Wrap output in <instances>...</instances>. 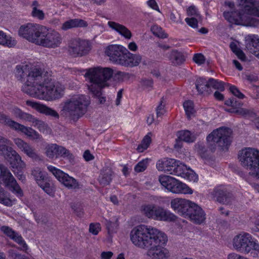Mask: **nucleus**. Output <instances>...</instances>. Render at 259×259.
<instances>
[{"label":"nucleus","mask_w":259,"mask_h":259,"mask_svg":"<svg viewBox=\"0 0 259 259\" xmlns=\"http://www.w3.org/2000/svg\"><path fill=\"white\" fill-rule=\"evenodd\" d=\"M28 69L27 65H17L15 71V75L17 79L22 80L26 75Z\"/></svg>","instance_id":"a18cd8bd"},{"label":"nucleus","mask_w":259,"mask_h":259,"mask_svg":"<svg viewBox=\"0 0 259 259\" xmlns=\"http://www.w3.org/2000/svg\"><path fill=\"white\" fill-rule=\"evenodd\" d=\"M229 90L232 94L239 99H243L244 97V95L234 85H230Z\"/></svg>","instance_id":"680f3d73"},{"label":"nucleus","mask_w":259,"mask_h":259,"mask_svg":"<svg viewBox=\"0 0 259 259\" xmlns=\"http://www.w3.org/2000/svg\"><path fill=\"white\" fill-rule=\"evenodd\" d=\"M15 201V199L10 198V194L5 191L3 188H0V203L7 206L13 205Z\"/></svg>","instance_id":"4c0bfd02"},{"label":"nucleus","mask_w":259,"mask_h":259,"mask_svg":"<svg viewBox=\"0 0 259 259\" xmlns=\"http://www.w3.org/2000/svg\"><path fill=\"white\" fill-rule=\"evenodd\" d=\"M183 107L187 117L191 119L195 116V110L194 108L193 102L191 101L188 100L184 102Z\"/></svg>","instance_id":"79ce46f5"},{"label":"nucleus","mask_w":259,"mask_h":259,"mask_svg":"<svg viewBox=\"0 0 259 259\" xmlns=\"http://www.w3.org/2000/svg\"><path fill=\"white\" fill-rule=\"evenodd\" d=\"M111 180V175L110 171L105 173H102L99 177V182L103 185H106L109 184Z\"/></svg>","instance_id":"603ef678"},{"label":"nucleus","mask_w":259,"mask_h":259,"mask_svg":"<svg viewBox=\"0 0 259 259\" xmlns=\"http://www.w3.org/2000/svg\"><path fill=\"white\" fill-rule=\"evenodd\" d=\"M1 230L5 235L16 242L20 246L21 250L28 253V245L20 235L8 226H2Z\"/></svg>","instance_id":"a211bd4d"},{"label":"nucleus","mask_w":259,"mask_h":259,"mask_svg":"<svg viewBox=\"0 0 259 259\" xmlns=\"http://www.w3.org/2000/svg\"><path fill=\"white\" fill-rule=\"evenodd\" d=\"M0 185H3L18 197H22L23 191L8 168L0 164Z\"/></svg>","instance_id":"f8f14e48"},{"label":"nucleus","mask_w":259,"mask_h":259,"mask_svg":"<svg viewBox=\"0 0 259 259\" xmlns=\"http://www.w3.org/2000/svg\"><path fill=\"white\" fill-rule=\"evenodd\" d=\"M141 60L142 57L141 55L133 54L127 50L120 65L133 67L139 65Z\"/></svg>","instance_id":"393cba45"},{"label":"nucleus","mask_w":259,"mask_h":259,"mask_svg":"<svg viewBox=\"0 0 259 259\" xmlns=\"http://www.w3.org/2000/svg\"><path fill=\"white\" fill-rule=\"evenodd\" d=\"M92 49L90 41L85 40L75 39L69 46V51L76 56H82L88 54Z\"/></svg>","instance_id":"dca6fc26"},{"label":"nucleus","mask_w":259,"mask_h":259,"mask_svg":"<svg viewBox=\"0 0 259 259\" xmlns=\"http://www.w3.org/2000/svg\"><path fill=\"white\" fill-rule=\"evenodd\" d=\"M201 19L200 18L197 17H190L186 18L185 20L187 24L190 27L196 28L198 27V21Z\"/></svg>","instance_id":"4d7b16f0"},{"label":"nucleus","mask_w":259,"mask_h":259,"mask_svg":"<svg viewBox=\"0 0 259 259\" xmlns=\"http://www.w3.org/2000/svg\"><path fill=\"white\" fill-rule=\"evenodd\" d=\"M12 113L16 117L19 118L26 121H29L32 115L23 112L20 109L14 107L11 109Z\"/></svg>","instance_id":"a19ab883"},{"label":"nucleus","mask_w":259,"mask_h":259,"mask_svg":"<svg viewBox=\"0 0 259 259\" xmlns=\"http://www.w3.org/2000/svg\"><path fill=\"white\" fill-rule=\"evenodd\" d=\"M31 7V15L32 17L39 20H42L45 19V13L40 9V4L37 1H33Z\"/></svg>","instance_id":"473e14b6"},{"label":"nucleus","mask_w":259,"mask_h":259,"mask_svg":"<svg viewBox=\"0 0 259 259\" xmlns=\"http://www.w3.org/2000/svg\"><path fill=\"white\" fill-rule=\"evenodd\" d=\"M211 194L216 198L218 201L221 203L227 202L228 198L230 196V194L228 192L227 188L224 186L216 187Z\"/></svg>","instance_id":"c85d7f7f"},{"label":"nucleus","mask_w":259,"mask_h":259,"mask_svg":"<svg viewBox=\"0 0 259 259\" xmlns=\"http://www.w3.org/2000/svg\"><path fill=\"white\" fill-rule=\"evenodd\" d=\"M182 178L193 182H196L198 180L197 175L189 167L187 168V170H186L183 174Z\"/></svg>","instance_id":"c03bdc74"},{"label":"nucleus","mask_w":259,"mask_h":259,"mask_svg":"<svg viewBox=\"0 0 259 259\" xmlns=\"http://www.w3.org/2000/svg\"><path fill=\"white\" fill-rule=\"evenodd\" d=\"M27 105L36 109L40 113L50 115L54 117L58 118L59 114L53 109L47 107V106L40 104L38 102L28 101L26 102Z\"/></svg>","instance_id":"a878e982"},{"label":"nucleus","mask_w":259,"mask_h":259,"mask_svg":"<svg viewBox=\"0 0 259 259\" xmlns=\"http://www.w3.org/2000/svg\"><path fill=\"white\" fill-rule=\"evenodd\" d=\"M108 25L125 39H130L132 38L131 31L125 26L114 21H108Z\"/></svg>","instance_id":"bb28decb"},{"label":"nucleus","mask_w":259,"mask_h":259,"mask_svg":"<svg viewBox=\"0 0 259 259\" xmlns=\"http://www.w3.org/2000/svg\"><path fill=\"white\" fill-rule=\"evenodd\" d=\"M11 124L13 129L21 132L32 140H37L42 139L41 136L30 127L26 126L17 122H11Z\"/></svg>","instance_id":"4be33fe9"},{"label":"nucleus","mask_w":259,"mask_h":259,"mask_svg":"<svg viewBox=\"0 0 259 259\" xmlns=\"http://www.w3.org/2000/svg\"><path fill=\"white\" fill-rule=\"evenodd\" d=\"M17 44L16 39L10 35L0 30V45L9 48L14 47Z\"/></svg>","instance_id":"2f4dec72"},{"label":"nucleus","mask_w":259,"mask_h":259,"mask_svg":"<svg viewBox=\"0 0 259 259\" xmlns=\"http://www.w3.org/2000/svg\"><path fill=\"white\" fill-rule=\"evenodd\" d=\"M209 89L212 88L214 89L223 91L225 89L224 82L219 80L214 79L213 78L209 79Z\"/></svg>","instance_id":"de8ad7c7"},{"label":"nucleus","mask_w":259,"mask_h":259,"mask_svg":"<svg viewBox=\"0 0 259 259\" xmlns=\"http://www.w3.org/2000/svg\"><path fill=\"white\" fill-rule=\"evenodd\" d=\"M177 136L180 140L188 143L193 142L196 138V134L188 130L179 131Z\"/></svg>","instance_id":"f704fd0d"},{"label":"nucleus","mask_w":259,"mask_h":259,"mask_svg":"<svg viewBox=\"0 0 259 259\" xmlns=\"http://www.w3.org/2000/svg\"><path fill=\"white\" fill-rule=\"evenodd\" d=\"M187 14L188 16L191 17H201L198 9L194 6H191L187 8Z\"/></svg>","instance_id":"5fc2aeb1"},{"label":"nucleus","mask_w":259,"mask_h":259,"mask_svg":"<svg viewBox=\"0 0 259 259\" xmlns=\"http://www.w3.org/2000/svg\"><path fill=\"white\" fill-rule=\"evenodd\" d=\"M225 104L228 106L231 107L230 109L227 110L228 112L236 113L238 115L245 117H252L254 114L244 108H241L242 104L239 101H238L234 98H230L225 101Z\"/></svg>","instance_id":"6ab92c4d"},{"label":"nucleus","mask_w":259,"mask_h":259,"mask_svg":"<svg viewBox=\"0 0 259 259\" xmlns=\"http://www.w3.org/2000/svg\"><path fill=\"white\" fill-rule=\"evenodd\" d=\"M152 33L156 36L161 38H166L167 35L164 32L162 29L158 25H155L151 27Z\"/></svg>","instance_id":"3c124183"},{"label":"nucleus","mask_w":259,"mask_h":259,"mask_svg":"<svg viewBox=\"0 0 259 259\" xmlns=\"http://www.w3.org/2000/svg\"><path fill=\"white\" fill-rule=\"evenodd\" d=\"M231 130L227 127H220L214 130L206 138L207 145L211 151L217 148L224 149L230 143Z\"/></svg>","instance_id":"6e6552de"},{"label":"nucleus","mask_w":259,"mask_h":259,"mask_svg":"<svg viewBox=\"0 0 259 259\" xmlns=\"http://www.w3.org/2000/svg\"><path fill=\"white\" fill-rule=\"evenodd\" d=\"M14 142L17 147L27 156L33 159H37L39 156L35 150L27 143L20 138L14 139Z\"/></svg>","instance_id":"b1692460"},{"label":"nucleus","mask_w":259,"mask_h":259,"mask_svg":"<svg viewBox=\"0 0 259 259\" xmlns=\"http://www.w3.org/2000/svg\"><path fill=\"white\" fill-rule=\"evenodd\" d=\"M230 47L234 53L237 55L238 58L242 61H244L245 56L243 52L241 50H234L233 45H230Z\"/></svg>","instance_id":"338daca9"},{"label":"nucleus","mask_w":259,"mask_h":259,"mask_svg":"<svg viewBox=\"0 0 259 259\" xmlns=\"http://www.w3.org/2000/svg\"><path fill=\"white\" fill-rule=\"evenodd\" d=\"M127 50L122 45H111L106 48L105 53L111 61L120 65Z\"/></svg>","instance_id":"2eb2a0df"},{"label":"nucleus","mask_w":259,"mask_h":259,"mask_svg":"<svg viewBox=\"0 0 259 259\" xmlns=\"http://www.w3.org/2000/svg\"><path fill=\"white\" fill-rule=\"evenodd\" d=\"M195 85L197 91L200 94H204L205 92L209 93V80L206 81L205 79L200 77L196 80Z\"/></svg>","instance_id":"e433bc0d"},{"label":"nucleus","mask_w":259,"mask_h":259,"mask_svg":"<svg viewBox=\"0 0 259 259\" xmlns=\"http://www.w3.org/2000/svg\"><path fill=\"white\" fill-rule=\"evenodd\" d=\"M141 211L146 217L155 220L172 222L177 219L170 211L159 206L156 207L154 204H144L141 207Z\"/></svg>","instance_id":"9d476101"},{"label":"nucleus","mask_w":259,"mask_h":259,"mask_svg":"<svg viewBox=\"0 0 259 259\" xmlns=\"http://www.w3.org/2000/svg\"><path fill=\"white\" fill-rule=\"evenodd\" d=\"M170 59L174 63L177 64L181 63L184 61L183 55L181 53L177 51H173L171 52Z\"/></svg>","instance_id":"8fccbe9b"},{"label":"nucleus","mask_w":259,"mask_h":259,"mask_svg":"<svg viewBox=\"0 0 259 259\" xmlns=\"http://www.w3.org/2000/svg\"><path fill=\"white\" fill-rule=\"evenodd\" d=\"M164 107L165 105L163 103V101L161 100L158 106L156 108V114L157 117L161 116L165 113Z\"/></svg>","instance_id":"0e129e2a"},{"label":"nucleus","mask_w":259,"mask_h":259,"mask_svg":"<svg viewBox=\"0 0 259 259\" xmlns=\"http://www.w3.org/2000/svg\"><path fill=\"white\" fill-rule=\"evenodd\" d=\"M11 122H15L8 118L6 115L0 113V122L4 123L12 128Z\"/></svg>","instance_id":"e2e57ef3"},{"label":"nucleus","mask_w":259,"mask_h":259,"mask_svg":"<svg viewBox=\"0 0 259 259\" xmlns=\"http://www.w3.org/2000/svg\"><path fill=\"white\" fill-rule=\"evenodd\" d=\"M187 167L185 164L182 163L180 161L176 160V164L174 167V169H172L171 172H170V174L182 178Z\"/></svg>","instance_id":"58836bf2"},{"label":"nucleus","mask_w":259,"mask_h":259,"mask_svg":"<svg viewBox=\"0 0 259 259\" xmlns=\"http://www.w3.org/2000/svg\"><path fill=\"white\" fill-rule=\"evenodd\" d=\"M234 249L244 254H250L253 258L259 257V243L249 233L241 232L233 237L232 241Z\"/></svg>","instance_id":"423d86ee"},{"label":"nucleus","mask_w":259,"mask_h":259,"mask_svg":"<svg viewBox=\"0 0 259 259\" xmlns=\"http://www.w3.org/2000/svg\"><path fill=\"white\" fill-rule=\"evenodd\" d=\"M239 159L241 164L249 171V174L259 179V150L245 148L240 151Z\"/></svg>","instance_id":"0eeeda50"},{"label":"nucleus","mask_w":259,"mask_h":259,"mask_svg":"<svg viewBox=\"0 0 259 259\" xmlns=\"http://www.w3.org/2000/svg\"><path fill=\"white\" fill-rule=\"evenodd\" d=\"M65 88L59 82L55 83L47 72L32 68L22 87V91L29 96L41 100L52 101L61 98Z\"/></svg>","instance_id":"f03ea898"},{"label":"nucleus","mask_w":259,"mask_h":259,"mask_svg":"<svg viewBox=\"0 0 259 259\" xmlns=\"http://www.w3.org/2000/svg\"><path fill=\"white\" fill-rule=\"evenodd\" d=\"M139 88L142 90L149 92L153 89V81L151 78H144L139 81Z\"/></svg>","instance_id":"37998d69"},{"label":"nucleus","mask_w":259,"mask_h":259,"mask_svg":"<svg viewBox=\"0 0 259 259\" xmlns=\"http://www.w3.org/2000/svg\"><path fill=\"white\" fill-rule=\"evenodd\" d=\"M10 145L11 142L9 140L0 136V154L5 157L13 169L24 168L26 166L25 163L20 155L9 146Z\"/></svg>","instance_id":"1a4fd4ad"},{"label":"nucleus","mask_w":259,"mask_h":259,"mask_svg":"<svg viewBox=\"0 0 259 259\" xmlns=\"http://www.w3.org/2000/svg\"><path fill=\"white\" fill-rule=\"evenodd\" d=\"M88 26V23L82 19H69L64 22L61 26L63 30L66 31L70 29L76 27H86Z\"/></svg>","instance_id":"c756f323"},{"label":"nucleus","mask_w":259,"mask_h":259,"mask_svg":"<svg viewBox=\"0 0 259 259\" xmlns=\"http://www.w3.org/2000/svg\"><path fill=\"white\" fill-rule=\"evenodd\" d=\"M175 164V159L164 158L157 161L156 168L159 171L167 172L170 174Z\"/></svg>","instance_id":"cd10ccee"},{"label":"nucleus","mask_w":259,"mask_h":259,"mask_svg":"<svg viewBox=\"0 0 259 259\" xmlns=\"http://www.w3.org/2000/svg\"><path fill=\"white\" fill-rule=\"evenodd\" d=\"M193 202L187 199L176 198L171 200L170 206L171 208L181 215L187 217Z\"/></svg>","instance_id":"f3484780"},{"label":"nucleus","mask_w":259,"mask_h":259,"mask_svg":"<svg viewBox=\"0 0 259 259\" xmlns=\"http://www.w3.org/2000/svg\"><path fill=\"white\" fill-rule=\"evenodd\" d=\"M28 122H30L33 126L37 128L39 132L44 134H48L51 132V129L47 123L35 118L32 115Z\"/></svg>","instance_id":"7c9ffc66"},{"label":"nucleus","mask_w":259,"mask_h":259,"mask_svg":"<svg viewBox=\"0 0 259 259\" xmlns=\"http://www.w3.org/2000/svg\"><path fill=\"white\" fill-rule=\"evenodd\" d=\"M152 134L148 133L142 140L141 144L138 146L137 150L140 152H143L146 150L150 146L151 143Z\"/></svg>","instance_id":"ea45409f"},{"label":"nucleus","mask_w":259,"mask_h":259,"mask_svg":"<svg viewBox=\"0 0 259 259\" xmlns=\"http://www.w3.org/2000/svg\"><path fill=\"white\" fill-rule=\"evenodd\" d=\"M236 7L231 2H226L223 16L230 23L237 25L256 27L259 25V0H239Z\"/></svg>","instance_id":"7ed1b4c3"},{"label":"nucleus","mask_w":259,"mask_h":259,"mask_svg":"<svg viewBox=\"0 0 259 259\" xmlns=\"http://www.w3.org/2000/svg\"><path fill=\"white\" fill-rule=\"evenodd\" d=\"M11 124L13 129L21 132L32 140H37L42 139L41 136L30 127L26 126L17 122H11Z\"/></svg>","instance_id":"5701e85b"},{"label":"nucleus","mask_w":259,"mask_h":259,"mask_svg":"<svg viewBox=\"0 0 259 259\" xmlns=\"http://www.w3.org/2000/svg\"><path fill=\"white\" fill-rule=\"evenodd\" d=\"M250 42L248 46L250 51L259 58V38L258 36L252 35L248 36Z\"/></svg>","instance_id":"72a5a7b5"},{"label":"nucleus","mask_w":259,"mask_h":259,"mask_svg":"<svg viewBox=\"0 0 259 259\" xmlns=\"http://www.w3.org/2000/svg\"><path fill=\"white\" fill-rule=\"evenodd\" d=\"M48 169L66 188L70 189H75L78 188L79 185L77 181L62 170L52 165H49Z\"/></svg>","instance_id":"4468645a"},{"label":"nucleus","mask_w":259,"mask_h":259,"mask_svg":"<svg viewBox=\"0 0 259 259\" xmlns=\"http://www.w3.org/2000/svg\"><path fill=\"white\" fill-rule=\"evenodd\" d=\"M172 178V177L170 176L161 175L159 176L158 181L162 187L164 188L165 190H167Z\"/></svg>","instance_id":"49530a36"},{"label":"nucleus","mask_w":259,"mask_h":259,"mask_svg":"<svg viewBox=\"0 0 259 259\" xmlns=\"http://www.w3.org/2000/svg\"><path fill=\"white\" fill-rule=\"evenodd\" d=\"M42 33H40L36 45L48 48H56L60 45L62 42L61 34L55 30H49L42 26Z\"/></svg>","instance_id":"9b49d317"},{"label":"nucleus","mask_w":259,"mask_h":259,"mask_svg":"<svg viewBox=\"0 0 259 259\" xmlns=\"http://www.w3.org/2000/svg\"><path fill=\"white\" fill-rule=\"evenodd\" d=\"M130 240L137 247L147 249V255L151 259H168L169 251L161 245L167 241L166 235L158 229L144 225L135 227L130 233Z\"/></svg>","instance_id":"f257e3e1"},{"label":"nucleus","mask_w":259,"mask_h":259,"mask_svg":"<svg viewBox=\"0 0 259 259\" xmlns=\"http://www.w3.org/2000/svg\"><path fill=\"white\" fill-rule=\"evenodd\" d=\"M8 253L10 259H26L25 255L18 253L13 249L10 250Z\"/></svg>","instance_id":"052dcab7"},{"label":"nucleus","mask_w":259,"mask_h":259,"mask_svg":"<svg viewBox=\"0 0 259 259\" xmlns=\"http://www.w3.org/2000/svg\"><path fill=\"white\" fill-rule=\"evenodd\" d=\"M193 59L196 63L199 65L202 64L205 62L204 57L201 54H196L194 55Z\"/></svg>","instance_id":"69168bd1"},{"label":"nucleus","mask_w":259,"mask_h":259,"mask_svg":"<svg viewBox=\"0 0 259 259\" xmlns=\"http://www.w3.org/2000/svg\"><path fill=\"white\" fill-rule=\"evenodd\" d=\"M39 186L49 195H53L54 194L53 189L50 186V184L46 181Z\"/></svg>","instance_id":"bf43d9fd"},{"label":"nucleus","mask_w":259,"mask_h":259,"mask_svg":"<svg viewBox=\"0 0 259 259\" xmlns=\"http://www.w3.org/2000/svg\"><path fill=\"white\" fill-rule=\"evenodd\" d=\"M148 165V159H144L139 162L135 167L136 172H140L144 171Z\"/></svg>","instance_id":"6e6d98bb"},{"label":"nucleus","mask_w":259,"mask_h":259,"mask_svg":"<svg viewBox=\"0 0 259 259\" xmlns=\"http://www.w3.org/2000/svg\"><path fill=\"white\" fill-rule=\"evenodd\" d=\"M189 214L187 216L194 223L200 224L204 222L206 218L205 213L203 209L197 204L192 203Z\"/></svg>","instance_id":"412c9836"},{"label":"nucleus","mask_w":259,"mask_h":259,"mask_svg":"<svg viewBox=\"0 0 259 259\" xmlns=\"http://www.w3.org/2000/svg\"><path fill=\"white\" fill-rule=\"evenodd\" d=\"M69 151L63 147L57 145V156L67 157L69 155Z\"/></svg>","instance_id":"13d9d810"},{"label":"nucleus","mask_w":259,"mask_h":259,"mask_svg":"<svg viewBox=\"0 0 259 259\" xmlns=\"http://www.w3.org/2000/svg\"><path fill=\"white\" fill-rule=\"evenodd\" d=\"M57 145L52 144L46 147V155L49 158H53L57 156Z\"/></svg>","instance_id":"09e8293b"},{"label":"nucleus","mask_w":259,"mask_h":259,"mask_svg":"<svg viewBox=\"0 0 259 259\" xmlns=\"http://www.w3.org/2000/svg\"><path fill=\"white\" fill-rule=\"evenodd\" d=\"M113 255L112 251H103L100 255L101 259H111Z\"/></svg>","instance_id":"774afa93"},{"label":"nucleus","mask_w":259,"mask_h":259,"mask_svg":"<svg viewBox=\"0 0 259 259\" xmlns=\"http://www.w3.org/2000/svg\"><path fill=\"white\" fill-rule=\"evenodd\" d=\"M90 102L88 97L83 95H73L61 104V112L65 116L77 120L87 112Z\"/></svg>","instance_id":"39448f33"},{"label":"nucleus","mask_w":259,"mask_h":259,"mask_svg":"<svg viewBox=\"0 0 259 259\" xmlns=\"http://www.w3.org/2000/svg\"><path fill=\"white\" fill-rule=\"evenodd\" d=\"M167 191L175 194H192L194 192L187 185L174 177Z\"/></svg>","instance_id":"aec40b11"},{"label":"nucleus","mask_w":259,"mask_h":259,"mask_svg":"<svg viewBox=\"0 0 259 259\" xmlns=\"http://www.w3.org/2000/svg\"><path fill=\"white\" fill-rule=\"evenodd\" d=\"M42 25L33 23H28L21 25L18 29V35L36 45L40 33H42Z\"/></svg>","instance_id":"ddd939ff"},{"label":"nucleus","mask_w":259,"mask_h":259,"mask_svg":"<svg viewBox=\"0 0 259 259\" xmlns=\"http://www.w3.org/2000/svg\"><path fill=\"white\" fill-rule=\"evenodd\" d=\"M101 230V225L99 223H91L89 226V232L94 235H97Z\"/></svg>","instance_id":"864d4df0"},{"label":"nucleus","mask_w":259,"mask_h":259,"mask_svg":"<svg viewBox=\"0 0 259 259\" xmlns=\"http://www.w3.org/2000/svg\"><path fill=\"white\" fill-rule=\"evenodd\" d=\"M32 175L38 185L47 181V173L39 167L34 168L32 170Z\"/></svg>","instance_id":"c9c22d12"},{"label":"nucleus","mask_w":259,"mask_h":259,"mask_svg":"<svg viewBox=\"0 0 259 259\" xmlns=\"http://www.w3.org/2000/svg\"><path fill=\"white\" fill-rule=\"evenodd\" d=\"M113 74V70L108 67H97L86 70L84 76L88 82V89L94 95L99 97V101L101 104L106 101L105 97L100 96L101 89L108 85L107 81Z\"/></svg>","instance_id":"20e7f679"}]
</instances>
